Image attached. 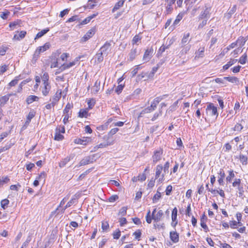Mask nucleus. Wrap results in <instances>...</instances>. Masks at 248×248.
Instances as JSON below:
<instances>
[{
	"mask_svg": "<svg viewBox=\"0 0 248 248\" xmlns=\"http://www.w3.org/2000/svg\"><path fill=\"white\" fill-rule=\"evenodd\" d=\"M49 30L48 28H46L42 30L36 34V37H35V39H37L42 37L46 33L49 31Z\"/></svg>",
	"mask_w": 248,
	"mask_h": 248,
	"instance_id": "obj_36",
	"label": "nucleus"
},
{
	"mask_svg": "<svg viewBox=\"0 0 248 248\" xmlns=\"http://www.w3.org/2000/svg\"><path fill=\"white\" fill-rule=\"evenodd\" d=\"M76 197L75 196H74V197H73L67 203V204H66V205L65 206V207L64 208H62V209H61V212L62 213H63L64 212V210L70 207L72 205H73V204H74L75 202H76Z\"/></svg>",
	"mask_w": 248,
	"mask_h": 248,
	"instance_id": "obj_24",
	"label": "nucleus"
},
{
	"mask_svg": "<svg viewBox=\"0 0 248 248\" xmlns=\"http://www.w3.org/2000/svg\"><path fill=\"white\" fill-rule=\"evenodd\" d=\"M237 61V60L235 59H231L229 62H227L226 64L223 66L224 70H226L229 69V68L232 65L234 64Z\"/></svg>",
	"mask_w": 248,
	"mask_h": 248,
	"instance_id": "obj_37",
	"label": "nucleus"
},
{
	"mask_svg": "<svg viewBox=\"0 0 248 248\" xmlns=\"http://www.w3.org/2000/svg\"><path fill=\"white\" fill-rule=\"evenodd\" d=\"M20 21L18 20L15 21L14 22H11L9 24V27L10 28V30H14V29L16 28V26L19 25Z\"/></svg>",
	"mask_w": 248,
	"mask_h": 248,
	"instance_id": "obj_41",
	"label": "nucleus"
},
{
	"mask_svg": "<svg viewBox=\"0 0 248 248\" xmlns=\"http://www.w3.org/2000/svg\"><path fill=\"white\" fill-rule=\"evenodd\" d=\"M236 42L238 47H240L244 45V44L246 42V40L243 37H242V38L238 39V40Z\"/></svg>",
	"mask_w": 248,
	"mask_h": 248,
	"instance_id": "obj_44",
	"label": "nucleus"
},
{
	"mask_svg": "<svg viewBox=\"0 0 248 248\" xmlns=\"http://www.w3.org/2000/svg\"><path fill=\"white\" fill-rule=\"evenodd\" d=\"M10 12L9 11H6L5 12L1 13L0 15V16L3 19H6L7 18L8 16L9 15Z\"/></svg>",
	"mask_w": 248,
	"mask_h": 248,
	"instance_id": "obj_60",
	"label": "nucleus"
},
{
	"mask_svg": "<svg viewBox=\"0 0 248 248\" xmlns=\"http://www.w3.org/2000/svg\"><path fill=\"white\" fill-rule=\"evenodd\" d=\"M95 33V30L92 29L88 31L87 33L83 36L81 39L83 42L87 41L88 39L91 38Z\"/></svg>",
	"mask_w": 248,
	"mask_h": 248,
	"instance_id": "obj_10",
	"label": "nucleus"
},
{
	"mask_svg": "<svg viewBox=\"0 0 248 248\" xmlns=\"http://www.w3.org/2000/svg\"><path fill=\"white\" fill-rule=\"evenodd\" d=\"M62 91L58 90L55 94L52 96V98L50 99V101L54 104L56 105L61 97Z\"/></svg>",
	"mask_w": 248,
	"mask_h": 248,
	"instance_id": "obj_7",
	"label": "nucleus"
},
{
	"mask_svg": "<svg viewBox=\"0 0 248 248\" xmlns=\"http://www.w3.org/2000/svg\"><path fill=\"white\" fill-rule=\"evenodd\" d=\"M94 162V155L88 156L83 158L79 163L78 165L75 166V167L78 168L82 166H84Z\"/></svg>",
	"mask_w": 248,
	"mask_h": 248,
	"instance_id": "obj_1",
	"label": "nucleus"
},
{
	"mask_svg": "<svg viewBox=\"0 0 248 248\" xmlns=\"http://www.w3.org/2000/svg\"><path fill=\"white\" fill-rule=\"evenodd\" d=\"M138 177V180L141 182L145 181L146 178L145 174L144 173L139 174Z\"/></svg>",
	"mask_w": 248,
	"mask_h": 248,
	"instance_id": "obj_64",
	"label": "nucleus"
},
{
	"mask_svg": "<svg viewBox=\"0 0 248 248\" xmlns=\"http://www.w3.org/2000/svg\"><path fill=\"white\" fill-rule=\"evenodd\" d=\"M211 8L209 7H205V9L203 11L201 12L199 16V19H208L210 17V12Z\"/></svg>",
	"mask_w": 248,
	"mask_h": 248,
	"instance_id": "obj_5",
	"label": "nucleus"
},
{
	"mask_svg": "<svg viewBox=\"0 0 248 248\" xmlns=\"http://www.w3.org/2000/svg\"><path fill=\"white\" fill-rule=\"evenodd\" d=\"M43 84L42 93L44 96H46L48 94L51 86L48 82H44Z\"/></svg>",
	"mask_w": 248,
	"mask_h": 248,
	"instance_id": "obj_11",
	"label": "nucleus"
},
{
	"mask_svg": "<svg viewBox=\"0 0 248 248\" xmlns=\"http://www.w3.org/2000/svg\"><path fill=\"white\" fill-rule=\"evenodd\" d=\"M46 173L45 171L41 172L39 176L36 178L40 181L43 180L45 181V178L46 177Z\"/></svg>",
	"mask_w": 248,
	"mask_h": 248,
	"instance_id": "obj_48",
	"label": "nucleus"
},
{
	"mask_svg": "<svg viewBox=\"0 0 248 248\" xmlns=\"http://www.w3.org/2000/svg\"><path fill=\"white\" fill-rule=\"evenodd\" d=\"M121 236V232L119 230L118 231L114 232L113 233V236L114 239H118Z\"/></svg>",
	"mask_w": 248,
	"mask_h": 248,
	"instance_id": "obj_63",
	"label": "nucleus"
},
{
	"mask_svg": "<svg viewBox=\"0 0 248 248\" xmlns=\"http://www.w3.org/2000/svg\"><path fill=\"white\" fill-rule=\"evenodd\" d=\"M127 207H122L119 212V215H121L122 216H124L126 214V211H127Z\"/></svg>",
	"mask_w": 248,
	"mask_h": 248,
	"instance_id": "obj_51",
	"label": "nucleus"
},
{
	"mask_svg": "<svg viewBox=\"0 0 248 248\" xmlns=\"http://www.w3.org/2000/svg\"><path fill=\"white\" fill-rule=\"evenodd\" d=\"M74 157L73 155H70L69 156L66 157L62 159L61 161L59 163V166L60 168L64 167L66 164L71 160Z\"/></svg>",
	"mask_w": 248,
	"mask_h": 248,
	"instance_id": "obj_13",
	"label": "nucleus"
},
{
	"mask_svg": "<svg viewBox=\"0 0 248 248\" xmlns=\"http://www.w3.org/2000/svg\"><path fill=\"white\" fill-rule=\"evenodd\" d=\"M177 212L178 210L176 207H174L171 213V219L172 221H176L177 219Z\"/></svg>",
	"mask_w": 248,
	"mask_h": 248,
	"instance_id": "obj_39",
	"label": "nucleus"
},
{
	"mask_svg": "<svg viewBox=\"0 0 248 248\" xmlns=\"http://www.w3.org/2000/svg\"><path fill=\"white\" fill-rule=\"evenodd\" d=\"M170 240L174 243H177L179 241V234L176 231L170 232Z\"/></svg>",
	"mask_w": 248,
	"mask_h": 248,
	"instance_id": "obj_14",
	"label": "nucleus"
},
{
	"mask_svg": "<svg viewBox=\"0 0 248 248\" xmlns=\"http://www.w3.org/2000/svg\"><path fill=\"white\" fill-rule=\"evenodd\" d=\"M118 198L119 197L117 195H113L109 198L108 201L110 202H113L117 201Z\"/></svg>",
	"mask_w": 248,
	"mask_h": 248,
	"instance_id": "obj_59",
	"label": "nucleus"
},
{
	"mask_svg": "<svg viewBox=\"0 0 248 248\" xmlns=\"http://www.w3.org/2000/svg\"><path fill=\"white\" fill-rule=\"evenodd\" d=\"M87 104L88 105V108H87L89 109V110L92 109L93 107L95 105V101L93 99H90L88 100L87 101Z\"/></svg>",
	"mask_w": 248,
	"mask_h": 248,
	"instance_id": "obj_49",
	"label": "nucleus"
},
{
	"mask_svg": "<svg viewBox=\"0 0 248 248\" xmlns=\"http://www.w3.org/2000/svg\"><path fill=\"white\" fill-rule=\"evenodd\" d=\"M218 174L219 175V177L218 179V183L220 185H223V179L225 176V172L223 170L220 169L219 171L218 172Z\"/></svg>",
	"mask_w": 248,
	"mask_h": 248,
	"instance_id": "obj_21",
	"label": "nucleus"
},
{
	"mask_svg": "<svg viewBox=\"0 0 248 248\" xmlns=\"http://www.w3.org/2000/svg\"><path fill=\"white\" fill-rule=\"evenodd\" d=\"M224 79L232 83H235L238 81L237 78L234 77H224Z\"/></svg>",
	"mask_w": 248,
	"mask_h": 248,
	"instance_id": "obj_45",
	"label": "nucleus"
},
{
	"mask_svg": "<svg viewBox=\"0 0 248 248\" xmlns=\"http://www.w3.org/2000/svg\"><path fill=\"white\" fill-rule=\"evenodd\" d=\"M169 167L170 163L169 162L167 161L165 163V164L164 165V167H163V173L162 174L161 177L159 178V182H162L164 180V177L165 175L169 173Z\"/></svg>",
	"mask_w": 248,
	"mask_h": 248,
	"instance_id": "obj_9",
	"label": "nucleus"
},
{
	"mask_svg": "<svg viewBox=\"0 0 248 248\" xmlns=\"http://www.w3.org/2000/svg\"><path fill=\"white\" fill-rule=\"evenodd\" d=\"M247 157L243 155H240V160L242 163L243 164L246 165L247 163Z\"/></svg>",
	"mask_w": 248,
	"mask_h": 248,
	"instance_id": "obj_54",
	"label": "nucleus"
},
{
	"mask_svg": "<svg viewBox=\"0 0 248 248\" xmlns=\"http://www.w3.org/2000/svg\"><path fill=\"white\" fill-rule=\"evenodd\" d=\"M204 48L201 47L199 50L196 52V57L199 58H202L204 56Z\"/></svg>",
	"mask_w": 248,
	"mask_h": 248,
	"instance_id": "obj_35",
	"label": "nucleus"
},
{
	"mask_svg": "<svg viewBox=\"0 0 248 248\" xmlns=\"http://www.w3.org/2000/svg\"><path fill=\"white\" fill-rule=\"evenodd\" d=\"M40 54V52L36 49L33 55L32 60L35 62L39 58Z\"/></svg>",
	"mask_w": 248,
	"mask_h": 248,
	"instance_id": "obj_61",
	"label": "nucleus"
},
{
	"mask_svg": "<svg viewBox=\"0 0 248 248\" xmlns=\"http://www.w3.org/2000/svg\"><path fill=\"white\" fill-rule=\"evenodd\" d=\"M35 112L33 110L30 111L27 116L25 124L28 125L31 122V120L35 116Z\"/></svg>",
	"mask_w": 248,
	"mask_h": 248,
	"instance_id": "obj_25",
	"label": "nucleus"
},
{
	"mask_svg": "<svg viewBox=\"0 0 248 248\" xmlns=\"http://www.w3.org/2000/svg\"><path fill=\"white\" fill-rule=\"evenodd\" d=\"M169 48V46H165L164 45H162L157 52V54H161L163 52L165 51V50Z\"/></svg>",
	"mask_w": 248,
	"mask_h": 248,
	"instance_id": "obj_58",
	"label": "nucleus"
},
{
	"mask_svg": "<svg viewBox=\"0 0 248 248\" xmlns=\"http://www.w3.org/2000/svg\"><path fill=\"white\" fill-rule=\"evenodd\" d=\"M124 0H120L117 2L114 5L113 8L112 10V12L114 13L115 11L119 9L121 7L124 5Z\"/></svg>",
	"mask_w": 248,
	"mask_h": 248,
	"instance_id": "obj_32",
	"label": "nucleus"
},
{
	"mask_svg": "<svg viewBox=\"0 0 248 248\" xmlns=\"http://www.w3.org/2000/svg\"><path fill=\"white\" fill-rule=\"evenodd\" d=\"M49 44L48 43H46L44 46L37 47L36 50H37L40 53H41L48 49L49 48Z\"/></svg>",
	"mask_w": 248,
	"mask_h": 248,
	"instance_id": "obj_27",
	"label": "nucleus"
},
{
	"mask_svg": "<svg viewBox=\"0 0 248 248\" xmlns=\"http://www.w3.org/2000/svg\"><path fill=\"white\" fill-rule=\"evenodd\" d=\"M110 46V43L106 42L105 44L100 48L99 51L104 54V55H107Z\"/></svg>",
	"mask_w": 248,
	"mask_h": 248,
	"instance_id": "obj_15",
	"label": "nucleus"
},
{
	"mask_svg": "<svg viewBox=\"0 0 248 248\" xmlns=\"http://www.w3.org/2000/svg\"><path fill=\"white\" fill-rule=\"evenodd\" d=\"M161 197V193L159 192H157V193L154 195L153 198V202L154 203L156 202Z\"/></svg>",
	"mask_w": 248,
	"mask_h": 248,
	"instance_id": "obj_52",
	"label": "nucleus"
},
{
	"mask_svg": "<svg viewBox=\"0 0 248 248\" xmlns=\"http://www.w3.org/2000/svg\"><path fill=\"white\" fill-rule=\"evenodd\" d=\"M189 36L190 33L189 32L184 33L180 43V45L181 46L188 45V43L190 42L191 40L190 39H189Z\"/></svg>",
	"mask_w": 248,
	"mask_h": 248,
	"instance_id": "obj_8",
	"label": "nucleus"
},
{
	"mask_svg": "<svg viewBox=\"0 0 248 248\" xmlns=\"http://www.w3.org/2000/svg\"><path fill=\"white\" fill-rule=\"evenodd\" d=\"M152 53V50L148 49L146 50L143 55V60L145 62H148L151 58Z\"/></svg>",
	"mask_w": 248,
	"mask_h": 248,
	"instance_id": "obj_22",
	"label": "nucleus"
},
{
	"mask_svg": "<svg viewBox=\"0 0 248 248\" xmlns=\"http://www.w3.org/2000/svg\"><path fill=\"white\" fill-rule=\"evenodd\" d=\"M73 107V105L72 104H70L69 103H67L66 105L64 110H63V113L64 114H69V110L71 108H72Z\"/></svg>",
	"mask_w": 248,
	"mask_h": 248,
	"instance_id": "obj_42",
	"label": "nucleus"
},
{
	"mask_svg": "<svg viewBox=\"0 0 248 248\" xmlns=\"http://www.w3.org/2000/svg\"><path fill=\"white\" fill-rule=\"evenodd\" d=\"M109 228V225L107 222H103L102 223V229L104 231H107Z\"/></svg>",
	"mask_w": 248,
	"mask_h": 248,
	"instance_id": "obj_62",
	"label": "nucleus"
},
{
	"mask_svg": "<svg viewBox=\"0 0 248 248\" xmlns=\"http://www.w3.org/2000/svg\"><path fill=\"white\" fill-rule=\"evenodd\" d=\"M162 154L163 150L162 149H159L154 152V155L152 156L153 161L154 164H155L161 159Z\"/></svg>",
	"mask_w": 248,
	"mask_h": 248,
	"instance_id": "obj_4",
	"label": "nucleus"
},
{
	"mask_svg": "<svg viewBox=\"0 0 248 248\" xmlns=\"http://www.w3.org/2000/svg\"><path fill=\"white\" fill-rule=\"evenodd\" d=\"M79 59L80 57H77L75 59V60L74 61L72 62H70L68 63H63L61 66L60 69L62 71L73 66L76 64V63H77L78 62Z\"/></svg>",
	"mask_w": 248,
	"mask_h": 248,
	"instance_id": "obj_6",
	"label": "nucleus"
},
{
	"mask_svg": "<svg viewBox=\"0 0 248 248\" xmlns=\"http://www.w3.org/2000/svg\"><path fill=\"white\" fill-rule=\"evenodd\" d=\"M141 233L140 230H137L133 233V235L135 236V238L138 240H139L141 236Z\"/></svg>",
	"mask_w": 248,
	"mask_h": 248,
	"instance_id": "obj_57",
	"label": "nucleus"
},
{
	"mask_svg": "<svg viewBox=\"0 0 248 248\" xmlns=\"http://www.w3.org/2000/svg\"><path fill=\"white\" fill-rule=\"evenodd\" d=\"M162 115V110L161 109L159 110L158 112H156L154 114L153 117H152L151 120L152 121H155V120L157 119V118Z\"/></svg>",
	"mask_w": 248,
	"mask_h": 248,
	"instance_id": "obj_56",
	"label": "nucleus"
},
{
	"mask_svg": "<svg viewBox=\"0 0 248 248\" xmlns=\"http://www.w3.org/2000/svg\"><path fill=\"white\" fill-rule=\"evenodd\" d=\"M242 223L240 222L236 221H231L230 222V226L232 228H236L238 226H241Z\"/></svg>",
	"mask_w": 248,
	"mask_h": 248,
	"instance_id": "obj_40",
	"label": "nucleus"
},
{
	"mask_svg": "<svg viewBox=\"0 0 248 248\" xmlns=\"http://www.w3.org/2000/svg\"><path fill=\"white\" fill-rule=\"evenodd\" d=\"M236 7L235 5H234L231 9H229L227 13L224 15V18L226 20L230 19L232 16L236 11Z\"/></svg>",
	"mask_w": 248,
	"mask_h": 248,
	"instance_id": "obj_16",
	"label": "nucleus"
},
{
	"mask_svg": "<svg viewBox=\"0 0 248 248\" xmlns=\"http://www.w3.org/2000/svg\"><path fill=\"white\" fill-rule=\"evenodd\" d=\"M64 138V136L61 134V133H59V132H56L55 136H54V140H56L60 141L63 140Z\"/></svg>",
	"mask_w": 248,
	"mask_h": 248,
	"instance_id": "obj_46",
	"label": "nucleus"
},
{
	"mask_svg": "<svg viewBox=\"0 0 248 248\" xmlns=\"http://www.w3.org/2000/svg\"><path fill=\"white\" fill-rule=\"evenodd\" d=\"M39 99V98L38 96L31 95L27 97L26 101L27 104L29 105L34 101H38Z\"/></svg>",
	"mask_w": 248,
	"mask_h": 248,
	"instance_id": "obj_20",
	"label": "nucleus"
},
{
	"mask_svg": "<svg viewBox=\"0 0 248 248\" xmlns=\"http://www.w3.org/2000/svg\"><path fill=\"white\" fill-rule=\"evenodd\" d=\"M168 96L167 94H164L162 96L157 97L154 99L153 101L151 103V106L155 109L157 104L163 99Z\"/></svg>",
	"mask_w": 248,
	"mask_h": 248,
	"instance_id": "obj_12",
	"label": "nucleus"
},
{
	"mask_svg": "<svg viewBox=\"0 0 248 248\" xmlns=\"http://www.w3.org/2000/svg\"><path fill=\"white\" fill-rule=\"evenodd\" d=\"M137 55V48L131 49L130 53H129L128 60L129 61H133Z\"/></svg>",
	"mask_w": 248,
	"mask_h": 248,
	"instance_id": "obj_19",
	"label": "nucleus"
},
{
	"mask_svg": "<svg viewBox=\"0 0 248 248\" xmlns=\"http://www.w3.org/2000/svg\"><path fill=\"white\" fill-rule=\"evenodd\" d=\"M234 177V174L233 170L229 171V175L226 177V181L228 182H231L232 179Z\"/></svg>",
	"mask_w": 248,
	"mask_h": 248,
	"instance_id": "obj_43",
	"label": "nucleus"
},
{
	"mask_svg": "<svg viewBox=\"0 0 248 248\" xmlns=\"http://www.w3.org/2000/svg\"><path fill=\"white\" fill-rule=\"evenodd\" d=\"M22 78H21V75H19L15 77V79L12 80L9 83V86L10 87L14 86L16 85L18 82V81L21 79Z\"/></svg>",
	"mask_w": 248,
	"mask_h": 248,
	"instance_id": "obj_30",
	"label": "nucleus"
},
{
	"mask_svg": "<svg viewBox=\"0 0 248 248\" xmlns=\"http://www.w3.org/2000/svg\"><path fill=\"white\" fill-rule=\"evenodd\" d=\"M9 203V201L8 199H5L4 200H2L1 202V207L3 209H5L6 207H7V205H8Z\"/></svg>",
	"mask_w": 248,
	"mask_h": 248,
	"instance_id": "obj_47",
	"label": "nucleus"
},
{
	"mask_svg": "<svg viewBox=\"0 0 248 248\" xmlns=\"http://www.w3.org/2000/svg\"><path fill=\"white\" fill-rule=\"evenodd\" d=\"M97 14H98L97 13L93 14L88 16L85 19H84L83 21H82V22H81V24L84 25V24H87L91 21V19H92L95 16H96Z\"/></svg>",
	"mask_w": 248,
	"mask_h": 248,
	"instance_id": "obj_28",
	"label": "nucleus"
},
{
	"mask_svg": "<svg viewBox=\"0 0 248 248\" xmlns=\"http://www.w3.org/2000/svg\"><path fill=\"white\" fill-rule=\"evenodd\" d=\"M247 55L246 53H245L244 55H243L240 58L239 62L241 64H244L247 61Z\"/></svg>",
	"mask_w": 248,
	"mask_h": 248,
	"instance_id": "obj_50",
	"label": "nucleus"
},
{
	"mask_svg": "<svg viewBox=\"0 0 248 248\" xmlns=\"http://www.w3.org/2000/svg\"><path fill=\"white\" fill-rule=\"evenodd\" d=\"M56 132H59V133H65V127L64 126L60 125L57 127L56 129Z\"/></svg>",
	"mask_w": 248,
	"mask_h": 248,
	"instance_id": "obj_55",
	"label": "nucleus"
},
{
	"mask_svg": "<svg viewBox=\"0 0 248 248\" xmlns=\"http://www.w3.org/2000/svg\"><path fill=\"white\" fill-rule=\"evenodd\" d=\"M103 55H104V54L99 50L95 57V59L97 60L98 63H100L103 61Z\"/></svg>",
	"mask_w": 248,
	"mask_h": 248,
	"instance_id": "obj_38",
	"label": "nucleus"
},
{
	"mask_svg": "<svg viewBox=\"0 0 248 248\" xmlns=\"http://www.w3.org/2000/svg\"><path fill=\"white\" fill-rule=\"evenodd\" d=\"M89 109L87 108L80 109L78 112V117L80 118H87L89 116Z\"/></svg>",
	"mask_w": 248,
	"mask_h": 248,
	"instance_id": "obj_26",
	"label": "nucleus"
},
{
	"mask_svg": "<svg viewBox=\"0 0 248 248\" xmlns=\"http://www.w3.org/2000/svg\"><path fill=\"white\" fill-rule=\"evenodd\" d=\"M181 47L183 48L180 51V55H183L186 54L187 52L189 51L191 48V45H188Z\"/></svg>",
	"mask_w": 248,
	"mask_h": 248,
	"instance_id": "obj_33",
	"label": "nucleus"
},
{
	"mask_svg": "<svg viewBox=\"0 0 248 248\" xmlns=\"http://www.w3.org/2000/svg\"><path fill=\"white\" fill-rule=\"evenodd\" d=\"M92 139L90 137H83L82 138H77L74 140L76 144L86 145L92 142Z\"/></svg>",
	"mask_w": 248,
	"mask_h": 248,
	"instance_id": "obj_2",
	"label": "nucleus"
},
{
	"mask_svg": "<svg viewBox=\"0 0 248 248\" xmlns=\"http://www.w3.org/2000/svg\"><path fill=\"white\" fill-rule=\"evenodd\" d=\"M100 84L101 81L99 80H97L95 81L93 86L92 88V92L93 93L96 94L99 92L100 87Z\"/></svg>",
	"mask_w": 248,
	"mask_h": 248,
	"instance_id": "obj_18",
	"label": "nucleus"
},
{
	"mask_svg": "<svg viewBox=\"0 0 248 248\" xmlns=\"http://www.w3.org/2000/svg\"><path fill=\"white\" fill-rule=\"evenodd\" d=\"M206 111L211 116H218L217 108L213 104H210L207 106Z\"/></svg>",
	"mask_w": 248,
	"mask_h": 248,
	"instance_id": "obj_3",
	"label": "nucleus"
},
{
	"mask_svg": "<svg viewBox=\"0 0 248 248\" xmlns=\"http://www.w3.org/2000/svg\"><path fill=\"white\" fill-rule=\"evenodd\" d=\"M184 15V13H180L176 16L175 20L173 22V25L174 26L177 25L183 18Z\"/></svg>",
	"mask_w": 248,
	"mask_h": 248,
	"instance_id": "obj_34",
	"label": "nucleus"
},
{
	"mask_svg": "<svg viewBox=\"0 0 248 248\" xmlns=\"http://www.w3.org/2000/svg\"><path fill=\"white\" fill-rule=\"evenodd\" d=\"M119 130V128H114L111 129L110 131L108 133V137H111L116 134Z\"/></svg>",
	"mask_w": 248,
	"mask_h": 248,
	"instance_id": "obj_53",
	"label": "nucleus"
},
{
	"mask_svg": "<svg viewBox=\"0 0 248 248\" xmlns=\"http://www.w3.org/2000/svg\"><path fill=\"white\" fill-rule=\"evenodd\" d=\"M163 170V166L161 165H158L155 169V179L159 177L160 174Z\"/></svg>",
	"mask_w": 248,
	"mask_h": 248,
	"instance_id": "obj_31",
	"label": "nucleus"
},
{
	"mask_svg": "<svg viewBox=\"0 0 248 248\" xmlns=\"http://www.w3.org/2000/svg\"><path fill=\"white\" fill-rule=\"evenodd\" d=\"M163 215L164 214L162 210H160L157 212L156 214L153 216V219L155 222H158L161 220Z\"/></svg>",
	"mask_w": 248,
	"mask_h": 248,
	"instance_id": "obj_17",
	"label": "nucleus"
},
{
	"mask_svg": "<svg viewBox=\"0 0 248 248\" xmlns=\"http://www.w3.org/2000/svg\"><path fill=\"white\" fill-rule=\"evenodd\" d=\"M113 143V141H108L107 142V143H101L97 145V146L94 147V148L95 149H98V148H105V147H107L108 145H112Z\"/></svg>",
	"mask_w": 248,
	"mask_h": 248,
	"instance_id": "obj_29",
	"label": "nucleus"
},
{
	"mask_svg": "<svg viewBox=\"0 0 248 248\" xmlns=\"http://www.w3.org/2000/svg\"><path fill=\"white\" fill-rule=\"evenodd\" d=\"M27 32L26 31H21L18 35L15 34L14 36L13 40H20L24 38Z\"/></svg>",
	"mask_w": 248,
	"mask_h": 248,
	"instance_id": "obj_23",
	"label": "nucleus"
}]
</instances>
